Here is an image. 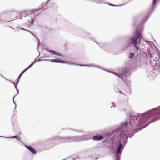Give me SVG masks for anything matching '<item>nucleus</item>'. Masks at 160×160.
Instances as JSON below:
<instances>
[{
    "label": "nucleus",
    "mask_w": 160,
    "mask_h": 160,
    "mask_svg": "<svg viewBox=\"0 0 160 160\" xmlns=\"http://www.w3.org/2000/svg\"><path fill=\"white\" fill-rule=\"evenodd\" d=\"M160 106L158 108H155L154 109L147 112L141 115L140 116H131L130 117L129 123L126 121L125 123L122 122L121 128H120L116 129L114 132H117L120 131L122 129V132L121 133L120 137L122 138H126V143L128 140V137L130 138L134 134L128 136L131 134L132 130H131V128L134 127L135 126L141 125L145 124L147 122L148 124L143 127V128L147 126L151 123L160 119Z\"/></svg>",
    "instance_id": "obj_1"
},
{
    "label": "nucleus",
    "mask_w": 160,
    "mask_h": 160,
    "mask_svg": "<svg viewBox=\"0 0 160 160\" xmlns=\"http://www.w3.org/2000/svg\"><path fill=\"white\" fill-rule=\"evenodd\" d=\"M142 38V37L141 33L137 30L133 36L130 39L131 42L137 51L138 50L143 49L145 48L143 44H142V46L141 45V40Z\"/></svg>",
    "instance_id": "obj_2"
},
{
    "label": "nucleus",
    "mask_w": 160,
    "mask_h": 160,
    "mask_svg": "<svg viewBox=\"0 0 160 160\" xmlns=\"http://www.w3.org/2000/svg\"><path fill=\"white\" fill-rule=\"evenodd\" d=\"M82 141V136H77L69 138H59L55 141L57 144H60L68 142H80Z\"/></svg>",
    "instance_id": "obj_3"
},
{
    "label": "nucleus",
    "mask_w": 160,
    "mask_h": 160,
    "mask_svg": "<svg viewBox=\"0 0 160 160\" xmlns=\"http://www.w3.org/2000/svg\"><path fill=\"white\" fill-rule=\"evenodd\" d=\"M122 146V144L121 143H120L118 148V149L116 151V154L115 156V160H120V157L121 155V153L122 152L121 149Z\"/></svg>",
    "instance_id": "obj_4"
},
{
    "label": "nucleus",
    "mask_w": 160,
    "mask_h": 160,
    "mask_svg": "<svg viewBox=\"0 0 160 160\" xmlns=\"http://www.w3.org/2000/svg\"><path fill=\"white\" fill-rule=\"evenodd\" d=\"M82 136V141L88 140L92 138V136L90 134H87L84 135Z\"/></svg>",
    "instance_id": "obj_5"
},
{
    "label": "nucleus",
    "mask_w": 160,
    "mask_h": 160,
    "mask_svg": "<svg viewBox=\"0 0 160 160\" xmlns=\"http://www.w3.org/2000/svg\"><path fill=\"white\" fill-rule=\"evenodd\" d=\"M104 137L102 135H97L93 136L92 138L93 140H100L103 139Z\"/></svg>",
    "instance_id": "obj_6"
},
{
    "label": "nucleus",
    "mask_w": 160,
    "mask_h": 160,
    "mask_svg": "<svg viewBox=\"0 0 160 160\" xmlns=\"http://www.w3.org/2000/svg\"><path fill=\"white\" fill-rule=\"evenodd\" d=\"M34 62H32L28 67L24 71H23L22 72H21V74H20V75L19 76V78H18V82H17V84H18V81H19V79L22 76V74L24 73V72L25 71L27 70L29 68H30L31 66H32L34 64Z\"/></svg>",
    "instance_id": "obj_7"
},
{
    "label": "nucleus",
    "mask_w": 160,
    "mask_h": 160,
    "mask_svg": "<svg viewBox=\"0 0 160 160\" xmlns=\"http://www.w3.org/2000/svg\"><path fill=\"white\" fill-rule=\"evenodd\" d=\"M27 148L29 149L31 152L34 154H35L36 153V151L34 149L32 148L31 146H26Z\"/></svg>",
    "instance_id": "obj_8"
},
{
    "label": "nucleus",
    "mask_w": 160,
    "mask_h": 160,
    "mask_svg": "<svg viewBox=\"0 0 160 160\" xmlns=\"http://www.w3.org/2000/svg\"><path fill=\"white\" fill-rule=\"evenodd\" d=\"M48 51L52 53L54 55H57L59 56H60L61 55V54L60 53L57 52H55L53 50H48Z\"/></svg>",
    "instance_id": "obj_9"
},
{
    "label": "nucleus",
    "mask_w": 160,
    "mask_h": 160,
    "mask_svg": "<svg viewBox=\"0 0 160 160\" xmlns=\"http://www.w3.org/2000/svg\"><path fill=\"white\" fill-rule=\"evenodd\" d=\"M155 71H160V66H156L154 67V69L153 70V72L154 73H155Z\"/></svg>",
    "instance_id": "obj_10"
},
{
    "label": "nucleus",
    "mask_w": 160,
    "mask_h": 160,
    "mask_svg": "<svg viewBox=\"0 0 160 160\" xmlns=\"http://www.w3.org/2000/svg\"><path fill=\"white\" fill-rule=\"evenodd\" d=\"M20 14H21V15L23 17H25L27 15V14L25 11L22 12Z\"/></svg>",
    "instance_id": "obj_11"
},
{
    "label": "nucleus",
    "mask_w": 160,
    "mask_h": 160,
    "mask_svg": "<svg viewBox=\"0 0 160 160\" xmlns=\"http://www.w3.org/2000/svg\"><path fill=\"white\" fill-rule=\"evenodd\" d=\"M134 56V53L132 52H130L129 54V55H128V58H132Z\"/></svg>",
    "instance_id": "obj_12"
},
{
    "label": "nucleus",
    "mask_w": 160,
    "mask_h": 160,
    "mask_svg": "<svg viewBox=\"0 0 160 160\" xmlns=\"http://www.w3.org/2000/svg\"><path fill=\"white\" fill-rule=\"evenodd\" d=\"M51 62H58L63 63L64 62L61 61H58L56 59H52L50 60Z\"/></svg>",
    "instance_id": "obj_13"
},
{
    "label": "nucleus",
    "mask_w": 160,
    "mask_h": 160,
    "mask_svg": "<svg viewBox=\"0 0 160 160\" xmlns=\"http://www.w3.org/2000/svg\"><path fill=\"white\" fill-rule=\"evenodd\" d=\"M27 31L28 32H29L34 37H36V38H37V40L38 41V45H39V42H40V41H39V39L37 37H35V35L31 31H30L29 30H27ZM38 46L39 45H38Z\"/></svg>",
    "instance_id": "obj_14"
},
{
    "label": "nucleus",
    "mask_w": 160,
    "mask_h": 160,
    "mask_svg": "<svg viewBox=\"0 0 160 160\" xmlns=\"http://www.w3.org/2000/svg\"><path fill=\"white\" fill-rule=\"evenodd\" d=\"M6 79L7 80L9 81L10 82H11L13 84H14V87H15V88L18 90V93H19V90H18V89H17V87H16V86L15 85L14 83L13 82H12V81H10V80H8V79Z\"/></svg>",
    "instance_id": "obj_15"
},
{
    "label": "nucleus",
    "mask_w": 160,
    "mask_h": 160,
    "mask_svg": "<svg viewBox=\"0 0 160 160\" xmlns=\"http://www.w3.org/2000/svg\"><path fill=\"white\" fill-rule=\"evenodd\" d=\"M10 138H12L13 139L16 138L18 140H19V139H20V138L19 137H18V136H12V137H10Z\"/></svg>",
    "instance_id": "obj_16"
},
{
    "label": "nucleus",
    "mask_w": 160,
    "mask_h": 160,
    "mask_svg": "<svg viewBox=\"0 0 160 160\" xmlns=\"http://www.w3.org/2000/svg\"><path fill=\"white\" fill-rule=\"evenodd\" d=\"M115 91L116 92H119V91H120V92L122 94H123L121 91H120V90L118 88H115Z\"/></svg>",
    "instance_id": "obj_17"
},
{
    "label": "nucleus",
    "mask_w": 160,
    "mask_h": 160,
    "mask_svg": "<svg viewBox=\"0 0 160 160\" xmlns=\"http://www.w3.org/2000/svg\"><path fill=\"white\" fill-rule=\"evenodd\" d=\"M28 22H29V25H31L34 22V20L33 19H32L31 22H30L29 21Z\"/></svg>",
    "instance_id": "obj_18"
},
{
    "label": "nucleus",
    "mask_w": 160,
    "mask_h": 160,
    "mask_svg": "<svg viewBox=\"0 0 160 160\" xmlns=\"http://www.w3.org/2000/svg\"><path fill=\"white\" fill-rule=\"evenodd\" d=\"M109 5L111 6H113L115 7H117V6H120L122 5H113L111 4H109Z\"/></svg>",
    "instance_id": "obj_19"
},
{
    "label": "nucleus",
    "mask_w": 160,
    "mask_h": 160,
    "mask_svg": "<svg viewBox=\"0 0 160 160\" xmlns=\"http://www.w3.org/2000/svg\"><path fill=\"white\" fill-rule=\"evenodd\" d=\"M147 18L146 19H145V20H142V22L143 23H145V22L147 20V19H148V16H147Z\"/></svg>",
    "instance_id": "obj_20"
},
{
    "label": "nucleus",
    "mask_w": 160,
    "mask_h": 160,
    "mask_svg": "<svg viewBox=\"0 0 160 160\" xmlns=\"http://www.w3.org/2000/svg\"><path fill=\"white\" fill-rule=\"evenodd\" d=\"M156 2V0H153V5L154 6L155 5Z\"/></svg>",
    "instance_id": "obj_21"
},
{
    "label": "nucleus",
    "mask_w": 160,
    "mask_h": 160,
    "mask_svg": "<svg viewBox=\"0 0 160 160\" xmlns=\"http://www.w3.org/2000/svg\"><path fill=\"white\" fill-rule=\"evenodd\" d=\"M41 60H39L38 59H37V60H36L35 59L34 60V61L32 62H34V63L36 62H37V61H40Z\"/></svg>",
    "instance_id": "obj_22"
},
{
    "label": "nucleus",
    "mask_w": 160,
    "mask_h": 160,
    "mask_svg": "<svg viewBox=\"0 0 160 160\" xmlns=\"http://www.w3.org/2000/svg\"><path fill=\"white\" fill-rule=\"evenodd\" d=\"M112 104L113 107H115V103L114 102H112Z\"/></svg>",
    "instance_id": "obj_23"
},
{
    "label": "nucleus",
    "mask_w": 160,
    "mask_h": 160,
    "mask_svg": "<svg viewBox=\"0 0 160 160\" xmlns=\"http://www.w3.org/2000/svg\"><path fill=\"white\" fill-rule=\"evenodd\" d=\"M78 65H80V66H88V65H80V64H77Z\"/></svg>",
    "instance_id": "obj_24"
},
{
    "label": "nucleus",
    "mask_w": 160,
    "mask_h": 160,
    "mask_svg": "<svg viewBox=\"0 0 160 160\" xmlns=\"http://www.w3.org/2000/svg\"><path fill=\"white\" fill-rule=\"evenodd\" d=\"M20 29L22 30H25V31H26L27 30L24 29V28H20Z\"/></svg>",
    "instance_id": "obj_25"
},
{
    "label": "nucleus",
    "mask_w": 160,
    "mask_h": 160,
    "mask_svg": "<svg viewBox=\"0 0 160 160\" xmlns=\"http://www.w3.org/2000/svg\"><path fill=\"white\" fill-rule=\"evenodd\" d=\"M15 96L14 97H15ZM14 98H13V103H14V104H15V108L16 107V104H15V102L14 101Z\"/></svg>",
    "instance_id": "obj_26"
},
{
    "label": "nucleus",
    "mask_w": 160,
    "mask_h": 160,
    "mask_svg": "<svg viewBox=\"0 0 160 160\" xmlns=\"http://www.w3.org/2000/svg\"><path fill=\"white\" fill-rule=\"evenodd\" d=\"M149 55H150V57H151V58L152 57V55H151V53H149Z\"/></svg>",
    "instance_id": "obj_27"
},
{
    "label": "nucleus",
    "mask_w": 160,
    "mask_h": 160,
    "mask_svg": "<svg viewBox=\"0 0 160 160\" xmlns=\"http://www.w3.org/2000/svg\"><path fill=\"white\" fill-rule=\"evenodd\" d=\"M66 63H68V64H72V63H69V62H66ZM72 64H73V63H72Z\"/></svg>",
    "instance_id": "obj_28"
},
{
    "label": "nucleus",
    "mask_w": 160,
    "mask_h": 160,
    "mask_svg": "<svg viewBox=\"0 0 160 160\" xmlns=\"http://www.w3.org/2000/svg\"><path fill=\"white\" fill-rule=\"evenodd\" d=\"M49 0H48L47 1V3H46V4H47L48 3V1H49Z\"/></svg>",
    "instance_id": "obj_29"
},
{
    "label": "nucleus",
    "mask_w": 160,
    "mask_h": 160,
    "mask_svg": "<svg viewBox=\"0 0 160 160\" xmlns=\"http://www.w3.org/2000/svg\"><path fill=\"white\" fill-rule=\"evenodd\" d=\"M111 133V134H109V135H112V134H113V133Z\"/></svg>",
    "instance_id": "obj_30"
},
{
    "label": "nucleus",
    "mask_w": 160,
    "mask_h": 160,
    "mask_svg": "<svg viewBox=\"0 0 160 160\" xmlns=\"http://www.w3.org/2000/svg\"><path fill=\"white\" fill-rule=\"evenodd\" d=\"M25 25H27V24H25Z\"/></svg>",
    "instance_id": "obj_31"
},
{
    "label": "nucleus",
    "mask_w": 160,
    "mask_h": 160,
    "mask_svg": "<svg viewBox=\"0 0 160 160\" xmlns=\"http://www.w3.org/2000/svg\"><path fill=\"white\" fill-rule=\"evenodd\" d=\"M137 132V131H136V132H134V133H135V132Z\"/></svg>",
    "instance_id": "obj_32"
}]
</instances>
